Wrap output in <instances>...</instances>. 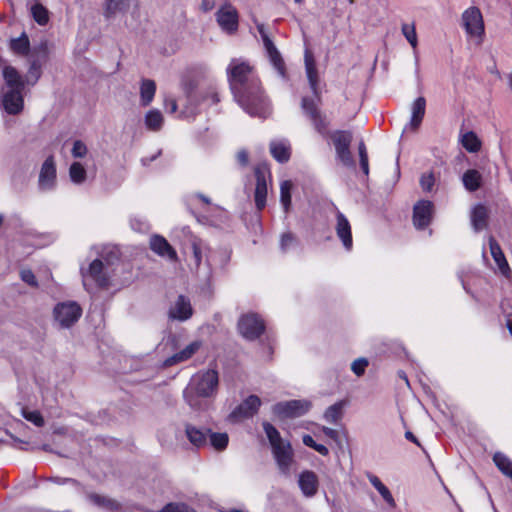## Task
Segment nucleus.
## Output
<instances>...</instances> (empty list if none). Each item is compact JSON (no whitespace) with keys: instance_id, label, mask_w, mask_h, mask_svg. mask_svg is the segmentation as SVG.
Here are the masks:
<instances>
[{"instance_id":"2eb2a0df","label":"nucleus","mask_w":512,"mask_h":512,"mask_svg":"<svg viewBox=\"0 0 512 512\" xmlns=\"http://www.w3.org/2000/svg\"><path fill=\"white\" fill-rule=\"evenodd\" d=\"M261 405V400L256 395H250L240 405H238L229 415L231 421L238 422L252 417L257 413Z\"/></svg>"},{"instance_id":"4be33fe9","label":"nucleus","mask_w":512,"mask_h":512,"mask_svg":"<svg viewBox=\"0 0 512 512\" xmlns=\"http://www.w3.org/2000/svg\"><path fill=\"white\" fill-rule=\"evenodd\" d=\"M192 312L193 310L190 301L180 295L170 308L169 315L173 319L185 321L192 316Z\"/></svg>"},{"instance_id":"e433bc0d","label":"nucleus","mask_w":512,"mask_h":512,"mask_svg":"<svg viewBox=\"0 0 512 512\" xmlns=\"http://www.w3.org/2000/svg\"><path fill=\"white\" fill-rule=\"evenodd\" d=\"M493 461L505 476L512 479V461L505 454L501 452L495 453Z\"/></svg>"},{"instance_id":"09e8293b","label":"nucleus","mask_w":512,"mask_h":512,"mask_svg":"<svg viewBox=\"0 0 512 512\" xmlns=\"http://www.w3.org/2000/svg\"><path fill=\"white\" fill-rule=\"evenodd\" d=\"M22 416L29 422L33 423L34 425L41 427L44 425V419L39 411L37 410H27L22 409Z\"/></svg>"},{"instance_id":"603ef678","label":"nucleus","mask_w":512,"mask_h":512,"mask_svg":"<svg viewBox=\"0 0 512 512\" xmlns=\"http://www.w3.org/2000/svg\"><path fill=\"white\" fill-rule=\"evenodd\" d=\"M161 512H196V511L182 503H169L165 507H163Z\"/></svg>"},{"instance_id":"9d476101","label":"nucleus","mask_w":512,"mask_h":512,"mask_svg":"<svg viewBox=\"0 0 512 512\" xmlns=\"http://www.w3.org/2000/svg\"><path fill=\"white\" fill-rule=\"evenodd\" d=\"M257 30L261 36L263 46L271 65L274 67L280 77L286 78V65L284 59L273 43L272 39L269 37L264 24H257Z\"/></svg>"},{"instance_id":"20e7f679","label":"nucleus","mask_w":512,"mask_h":512,"mask_svg":"<svg viewBox=\"0 0 512 512\" xmlns=\"http://www.w3.org/2000/svg\"><path fill=\"white\" fill-rule=\"evenodd\" d=\"M263 428L279 469L282 473L288 474L293 462V450L290 443L281 438L280 433L272 424L264 422Z\"/></svg>"},{"instance_id":"69168bd1","label":"nucleus","mask_w":512,"mask_h":512,"mask_svg":"<svg viewBox=\"0 0 512 512\" xmlns=\"http://www.w3.org/2000/svg\"><path fill=\"white\" fill-rule=\"evenodd\" d=\"M302 441H303V443H304L306 446H308V447H310V448H312V449H313V448H314V446L316 445V442L314 441L313 437H312V436H310V435H308V434H306V435H304V436H303Z\"/></svg>"},{"instance_id":"aec40b11","label":"nucleus","mask_w":512,"mask_h":512,"mask_svg":"<svg viewBox=\"0 0 512 512\" xmlns=\"http://www.w3.org/2000/svg\"><path fill=\"white\" fill-rule=\"evenodd\" d=\"M298 485L305 497H313L319 488L318 476L311 470H305L298 477Z\"/></svg>"},{"instance_id":"13d9d810","label":"nucleus","mask_w":512,"mask_h":512,"mask_svg":"<svg viewBox=\"0 0 512 512\" xmlns=\"http://www.w3.org/2000/svg\"><path fill=\"white\" fill-rule=\"evenodd\" d=\"M236 160L242 167H246L249 163L248 152L245 149H241L236 154Z\"/></svg>"},{"instance_id":"0e129e2a","label":"nucleus","mask_w":512,"mask_h":512,"mask_svg":"<svg viewBox=\"0 0 512 512\" xmlns=\"http://www.w3.org/2000/svg\"><path fill=\"white\" fill-rule=\"evenodd\" d=\"M51 480L53 482H55L56 484H59V485H64V484H67V483L77 484V482L75 480L70 479V478L56 477V478H52Z\"/></svg>"},{"instance_id":"4c0bfd02","label":"nucleus","mask_w":512,"mask_h":512,"mask_svg":"<svg viewBox=\"0 0 512 512\" xmlns=\"http://www.w3.org/2000/svg\"><path fill=\"white\" fill-rule=\"evenodd\" d=\"M238 12L231 6L226 4V34H235L238 30Z\"/></svg>"},{"instance_id":"39448f33","label":"nucleus","mask_w":512,"mask_h":512,"mask_svg":"<svg viewBox=\"0 0 512 512\" xmlns=\"http://www.w3.org/2000/svg\"><path fill=\"white\" fill-rule=\"evenodd\" d=\"M271 185L272 179L269 165L267 163H259L254 168L253 189V198L258 211H262L265 208Z\"/></svg>"},{"instance_id":"412c9836","label":"nucleus","mask_w":512,"mask_h":512,"mask_svg":"<svg viewBox=\"0 0 512 512\" xmlns=\"http://www.w3.org/2000/svg\"><path fill=\"white\" fill-rule=\"evenodd\" d=\"M335 230L344 248L348 251L351 250L353 246L351 226L348 219L340 211H337L336 214Z\"/></svg>"},{"instance_id":"7c9ffc66","label":"nucleus","mask_w":512,"mask_h":512,"mask_svg":"<svg viewBox=\"0 0 512 512\" xmlns=\"http://www.w3.org/2000/svg\"><path fill=\"white\" fill-rule=\"evenodd\" d=\"M156 93V84L151 79H143L140 85V103L142 106H148L154 99Z\"/></svg>"},{"instance_id":"473e14b6","label":"nucleus","mask_w":512,"mask_h":512,"mask_svg":"<svg viewBox=\"0 0 512 512\" xmlns=\"http://www.w3.org/2000/svg\"><path fill=\"white\" fill-rule=\"evenodd\" d=\"M88 500L91 504L105 510L114 511L119 508L117 501L100 494L92 493L88 495Z\"/></svg>"},{"instance_id":"37998d69","label":"nucleus","mask_w":512,"mask_h":512,"mask_svg":"<svg viewBox=\"0 0 512 512\" xmlns=\"http://www.w3.org/2000/svg\"><path fill=\"white\" fill-rule=\"evenodd\" d=\"M401 31H402V34L404 35V37L406 38V40L412 46V48L416 49L418 40H417L415 24L414 23H412V24L404 23L401 26Z\"/></svg>"},{"instance_id":"ea45409f","label":"nucleus","mask_w":512,"mask_h":512,"mask_svg":"<svg viewBox=\"0 0 512 512\" xmlns=\"http://www.w3.org/2000/svg\"><path fill=\"white\" fill-rule=\"evenodd\" d=\"M343 408L342 401L329 406L324 413V419L329 423H337L343 416Z\"/></svg>"},{"instance_id":"c9c22d12","label":"nucleus","mask_w":512,"mask_h":512,"mask_svg":"<svg viewBox=\"0 0 512 512\" xmlns=\"http://www.w3.org/2000/svg\"><path fill=\"white\" fill-rule=\"evenodd\" d=\"M461 144L468 152L471 153L478 152L481 148V141L472 131L466 132L461 136Z\"/></svg>"},{"instance_id":"de8ad7c7","label":"nucleus","mask_w":512,"mask_h":512,"mask_svg":"<svg viewBox=\"0 0 512 512\" xmlns=\"http://www.w3.org/2000/svg\"><path fill=\"white\" fill-rule=\"evenodd\" d=\"M131 228L139 233H147L150 230V224L141 216H134L130 219Z\"/></svg>"},{"instance_id":"680f3d73","label":"nucleus","mask_w":512,"mask_h":512,"mask_svg":"<svg viewBox=\"0 0 512 512\" xmlns=\"http://www.w3.org/2000/svg\"><path fill=\"white\" fill-rule=\"evenodd\" d=\"M215 7V0H202L201 9L204 12H208Z\"/></svg>"},{"instance_id":"c756f323","label":"nucleus","mask_w":512,"mask_h":512,"mask_svg":"<svg viewBox=\"0 0 512 512\" xmlns=\"http://www.w3.org/2000/svg\"><path fill=\"white\" fill-rule=\"evenodd\" d=\"M3 77L6 82V85L9 89L12 90H23L24 89V81L22 80L19 73L15 68L11 66H5L3 68Z\"/></svg>"},{"instance_id":"bf43d9fd","label":"nucleus","mask_w":512,"mask_h":512,"mask_svg":"<svg viewBox=\"0 0 512 512\" xmlns=\"http://www.w3.org/2000/svg\"><path fill=\"white\" fill-rule=\"evenodd\" d=\"M164 106H165V109L171 114L175 113L178 109L176 100L172 99V98L165 99Z\"/></svg>"},{"instance_id":"58836bf2","label":"nucleus","mask_w":512,"mask_h":512,"mask_svg":"<svg viewBox=\"0 0 512 512\" xmlns=\"http://www.w3.org/2000/svg\"><path fill=\"white\" fill-rule=\"evenodd\" d=\"M69 177L74 184H82L87 177L86 169L80 162H73L69 168Z\"/></svg>"},{"instance_id":"dca6fc26","label":"nucleus","mask_w":512,"mask_h":512,"mask_svg":"<svg viewBox=\"0 0 512 512\" xmlns=\"http://www.w3.org/2000/svg\"><path fill=\"white\" fill-rule=\"evenodd\" d=\"M434 205L429 200H421L417 202L413 209V223L417 229L427 227L433 216Z\"/></svg>"},{"instance_id":"e2e57ef3","label":"nucleus","mask_w":512,"mask_h":512,"mask_svg":"<svg viewBox=\"0 0 512 512\" xmlns=\"http://www.w3.org/2000/svg\"><path fill=\"white\" fill-rule=\"evenodd\" d=\"M358 153L360 160L368 158L366 146L363 141H361L358 145Z\"/></svg>"},{"instance_id":"052dcab7","label":"nucleus","mask_w":512,"mask_h":512,"mask_svg":"<svg viewBox=\"0 0 512 512\" xmlns=\"http://www.w3.org/2000/svg\"><path fill=\"white\" fill-rule=\"evenodd\" d=\"M322 431L327 437H329L332 440H334L335 442L339 443L340 440H339L338 431H336L335 429L329 428V427H325V426L322 427Z\"/></svg>"},{"instance_id":"774afa93","label":"nucleus","mask_w":512,"mask_h":512,"mask_svg":"<svg viewBox=\"0 0 512 512\" xmlns=\"http://www.w3.org/2000/svg\"><path fill=\"white\" fill-rule=\"evenodd\" d=\"M217 22L219 26L224 29V7H220L217 11Z\"/></svg>"},{"instance_id":"ddd939ff","label":"nucleus","mask_w":512,"mask_h":512,"mask_svg":"<svg viewBox=\"0 0 512 512\" xmlns=\"http://www.w3.org/2000/svg\"><path fill=\"white\" fill-rule=\"evenodd\" d=\"M57 184V171L56 164L53 156H49L43 162L39 177L38 188L41 191L47 192L55 189Z\"/></svg>"},{"instance_id":"9b49d317","label":"nucleus","mask_w":512,"mask_h":512,"mask_svg":"<svg viewBox=\"0 0 512 512\" xmlns=\"http://www.w3.org/2000/svg\"><path fill=\"white\" fill-rule=\"evenodd\" d=\"M310 408L311 402L308 400H290L276 403L272 411L279 418H295L304 415Z\"/></svg>"},{"instance_id":"4d7b16f0","label":"nucleus","mask_w":512,"mask_h":512,"mask_svg":"<svg viewBox=\"0 0 512 512\" xmlns=\"http://www.w3.org/2000/svg\"><path fill=\"white\" fill-rule=\"evenodd\" d=\"M20 277H21L22 281H24L28 285H30L32 287H37L38 286L36 277H35L34 273L30 269H23V270H21Z\"/></svg>"},{"instance_id":"5fc2aeb1","label":"nucleus","mask_w":512,"mask_h":512,"mask_svg":"<svg viewBox=\"0 0 512 512\" xmlns=\"http://www.w3.org/2000/svg\"><path fill=\"white\" fill-rule=\"evenodd\" d=\"M296 244V239L291 233H284L281 236L280 248L282 251H288L292 246Z\"/></svg>"},{"instance_id":"a18cd8bd","label":"nucleus","mask_w":512,"mask_h":512,"mask_svg":"<svg viewBox=\"0 0 512 512\" xmlns=\"http://www.w3.org/2000/svg\"><path fill=\"white\" fill-rule=\"evenodd\" d=\"M207 433L208 444L215 450L222 451L224 449V433L212 432L210 429H207Z\"/></svg>"},{"instance_id":"7ed1b4c3","label":"nucleus","mask_w":512,"mask_h":512,"mask_svg":"<svg viewBox=\"0 0 512 512\" xmlns=\"http://www.w3.org/2000/svg\"><path fill=\"white\" fill-rule=\"evenodd\" d=\"M108 257L93 260L88 268L81 267V274L83 277L84 285L88 281L95 282L99 287H107L110 284V279L114 271V260H118V253L111 249L107 253Z\"/></svg>"},{"instance_id":"338daca9","label":"nucleus","mask_w":512,"mask_h":512,"mask_svg":"<svg viewBox=\"0 0 512 512\" xmlns=\"http://www.w3.org/2000/svg\"><path fill=\"white\" fill-rule=\"evenodd\" d=\"M313 449L315 451H317L319 454H321L322 456H327L329 454L328 448L322 444L316 443V445L314 446Z\"/></svg>"},{"instance_id":"f03ea898","label":"nucleus","mask_w":512,"mask_h":512,"mask_svg":"<svg viewBox=\"0 0 512 512\" xmlns=\"http://www.w3.org/2000/svg\"><path fill=\"white\" fill-rule=\"evenodd\" d=\"M218 386V373L213 369L199 372L192 377L183 395L186 403L195 411L208 409L209 398Z\"/></svg>"},{"instance_id":"4468645a","label":"nucleus","mask_w":512,"mask_h":512,"mask_svg":"<svg viewBox=\"0 0 512 512\" xmlns=\"http://www.w3.org/2000/svg\"><path fill=\"white\" fill-rule=\"evenodd\" d=\"M301 107L303 113L311 121L315 130L319 133H324L327 128V121L325 116L322 115L317 104L306 97L302 99Z\"/></svg>"},{"instance_id":"a19ab883","label":"nucleus","mask_w":512,"mask_h":512,"mask_svg":"<svg viewBox=\"0 0 512 512\" xmlns=\"http://www.w3.org/2000/svg\"><path fill=\"white\" fill-rule=\"evenodd\" d=\"M369 481L390 506L395 505L394 498L392 497V494L390 493L389 489L380 481V479L377 476H370Z\"/></svg>"},{"instance_id":"bb28decb","label":"nucleus","mask_w":512,"mask_h":512,"mask_svg":"<svg viewBox=\"0 0 512 512\" xmlns=\"http://www.w3.org/2000/svg\"><path fill=\"white\" fill-rule=\"evenodd\" d=\"M27 5L29 6L31 16L37 24L44 26L49 22V11L39 0H28Z\"/></svg>"},{"instance_id":"864d4df0","label":"nucleus","mask_w":512,"mask_h":512,"mask_svg":"<svg viewBox=\"0 0 512 512\" xmlns=\"http://www.w3.org/2000/svg\"><path fill=\"white\" fill-rule=\"evenodd\" d=\"M368 366V360L366 358H358L351 364V370L357 375L362 376Z\"/></svg>"},{"instance_id":"79ce46f5","label":"nucleus","mask_w":512,"mask_h":512,"mask_svg":"<svg viewBox=\"0 0 512 512\" xmlns=\"http://www.w3.org/2000/svg\"><path fill=\"white\" fill-rule=\"evenodd\" d=\"M293 188V184L290 180H285L280 185V202L285 210L288 212L291 206V190Z\"/></svg>"},{"instance_id":"6e6d98bb","label":"nucleus","mask_w":512,"mask_h":512,"mask_svg":"<svg viewBox=\"0 0 512 512\" xmlns=\"http://www.w3.org/2000/svg\"><path fill=\"white\" fill-rule=\"evenodd\" d=\"M71 153L75 158H83L87 154V147L82 141L76 140L73 143Z\"/></svg>"},{"instance_id":"3c124183","label":"nucleus","mask_w":512,"mask_h":512,"mask_svg":"<svg viewBox=\"0 0 512 512\" xmlns=\"http://www.w3.org/2000/svg\"><path fill=\"white\" fill-rule=\"evenodd\" d=\"M48 53H49V47H48L47 41H42L33 50V54H35L37 56L36 60H39V61H45L48 57Z\"/></svg>"},{"instance_id":"f3484780","label":"nucleus","mask_w":512,"mask_h":512,"mask_svg":"<svg viewBox=\"0 0 512 512\" xmlns=\"http://www.w3.org/2000/svg\"><path fill=\"white\" fill-rule=\"evenodd\" d=\"M1 104L8 114H19L24 106L22 90L9 89V91L4 93Z\"/></svg>"},{"instance_id":"cd10ccee","label":"nucleus","mask_w":512,"mask_h":512,"mask_svg":"<svg viewBox=\"0 0 512 512\" xmlns=\"http://www.w3.org/2000/svg\"><path fill=\"white\" fill-rule=\"evenodd\" d=\"M482 182V174L476 169H468L462 175L463 186L469 192H474L481 188Z\"/></svg>"},{"instance_id":"49530a36","label":"nucleus","mask_w":512,"mask_h":512,"mask_svg":"<svg viewBox=\"0 0 512 512\" xmlns=\"http://www.w3.org/2000/svg\"><path fill=\"white\" fill-rule=\"evenodd\" d=\"M41 76V61L33 59L31 61L28 74H27V82L32 85L35 84Z\"/></svg>"},{"instance_id":"f257e3e1","label":"nucleus","mask_w":512,"mask_h":512,"mask_svg":"<svg viewBox=\"0 0 512 512\" xmlns=\"http://www.w3.org/2000/svg\"><path fill=\"white\" fill-rule=\"evenodd\" d=\"M227 70L235 102L250 116L269 117L272 113L271 103L255 67L249 61L235 58L230 61Z\"/></svg>"},{"instance_id":"c03bdc74","label":"nucleus","mask_w":512,"mask_h":512,"mask_svg":"<svg viewBox=\"0 0 512 512\" xmlns=\"http://www.w3.org/2000/svg\"><path fill=\"white\" fill-rule=\"evenodd\" d=\"M11 49L19 54H26L29 50V39L25 34H22L19 38L11 40Z\"/></svg>"},{"instance_id":"b1692460","label":"nucleus","mask_w":512,"mask_h":512,"mask_svg":"<svg viewBox=\"0 0 512 512\" xmlns=\"http://www.w3.org/2000/svg\"><path fill=\"white\" fill-rule=\"evenodd\" d=\"M201 346L202 342L199 340L191 342L184 349L167 358L164 361V365L172 366L174 364L190 359L200 349Z\"/></svg>"},{"instance_id":"f8f14e48","label":"nucleus","mask_w":512,"mask_h":512,"mask_svg":"<svg viewBox=\"0 0 512 512\" xmlns=\"http://www.w3.org/2000/svg\"><path fill=\"white\" fill-rule=\"evenodd\" d=\"M238 329L244 338L255 340L264 332L265 324L259 315L247 313L239 319Z\"/></svg>"},{"instance_id":"8fccbe9b","label":"nucleus","mask_w":512,"mask_h":512,"mask_svg":"<svg viewBox=\"0 0 512 512\" xmlns=\"http://www.w3.org/2000/svg\"><path fill=\"white\" fill-rule=\"evenodd\" d=\"M435 185V176L433 172H427L421 175L420 177V186L423 191L430 192L432 191Z\"/></svg>"},{"instance_id":"6e6552de","label":"nucleus","mask_w":512,"mask_h":512,"mask_svg":"<svg viewBox=\"0 0 512 512\" xmlns=\"http://www.w3.org/2000/svg\"><path fill=\"white\" fill-rule=\"evenodd\" d=\"M81 315L82 309L75 301L60 302L53 309L54 320L61 328L71 327Z\"/></svg>"},{"instance_id":"a211bd4d","label":"nucleus","mask_w":512,"mask_h":512,"mask_svg":"<svg viewBox=\"0 0 512 512\" xmlns=\"http://www.w3.org/2000/svg\"><path fill=\"white\" fill-rule=\"evenodd\" d=\"M150 249L160 257L166 258L169 261L177 260V253L175 249L168 243V241L160 235H153L150 238Z\"/></svg>"},{"instance_id":"393cba45","label":"nucleus","mask_w":512,"mask_h":512,"mask_svg":"<svg viewBox=\"0 0 512 512\" xmlns=\"http://www.w3.org/2000/svg\"><path fill=\"white\" fill-rule=\"evenodd\" d=\"M269 148L271 155L276 161L285 163L290 159L291 146L288 140L282 139L271 141Z\"/></svg>"},{"instance_id":"f704fd0d","label":"nucleus","mask_w":512,"mask_h":512,"mask_svg":"<svg viewBox=\"0 0 512 512\" xmlns=\"http://www.w3.org/2000/svg\"><path fill=\"white\" fill-rule=\"evenodd\" d=\"M129 7V0H106L104 5V14L106 17H112L125 11Z\"/></svg>"},{"instance_id":"5701e85b","label":"nucleus","mask_w":512,"mask_h":512,"mask_svg":"<svg viewBox=\"0 0 512 512\" xmlns=\"http://www.w3.org/2000/svg\"><path fill=\"white\" fill-rule=\"evenodd\" d=\"M489 211L483 204L475 205L470 214L471 225L475 232H479L488 226Z\"/></svg>"},{"instance_id":"c85d7f7f","label":"nucleus","mask_w":512,"mask_h":512,"mask_svg":"<svg viewBox=\"0 0 512 512\" xmlns=\"http://www.w3.org/2000/svg\"><path fill=\"white\" fill-rule=\"evenodd\" d=\"M305 70L307 74V78L310 84V87L314 94H317L318 89V73L316 69L315 60L313 58V55L306 50L305 52Z\"/></svg>"},{"instance_id":"6ab92c4d","label":"nucleus","mask_w":512,"mask_h":512,"mask_svg":"<svg viewBox=\"0 0 512 512\" xmlns=\"http://www.w3.org/2000/svg\"><path fill=\"white\" fill-rule=\"evenodd\" d=\"M489 248L490 253L495 261L499 272L507 279H510L512 277V271L510 269V266L506 260V257L498 244V242L494 239V237H489Z\"/></svg>"},{"instance_id":"1a4fd4ad","label":"nucleus","mask_w":512,"mask_h":512,"mask_svg":"<svg viewBox=\"0 0 512 512\" xmlns=\"http://www.w3.org/2000/svg\"><path fill=\"white\" fill-rule=\"evenodd\" d=\"M337 159L346 167L354 168L355 163L350 152L353 135L350 131L338 130L331 135Z\"/></svg>"},{"instance_id":"2f4dec72","label":"nucleus","mask_w":512,"mask_h":512,"mask_svg":"<svg viewBox=\"0 0 512 512\" xmlns=\"http://www.w3.org/2000/svg\"><path fill=\"white\" fill-rule=\"evenodd\" d=\"M144 123L148 130L159 131L164 123V118L160 110L150 109L144 116Z\"/></svg>"},{"instance_id":"423d86ee","label":"nucleus","mask_w":512,"mask_h":512,"mask_svg":"<svg viewBox=\"0 0 512 512\" xmlns=\"http://www.w3.org/2000/svg\"><path fill=\"white\" fill-rule=\"evenodd\" d=\"M185 203L199 222L212 226L219 225V221L208 213L213 210L220 214L221 211L219 208L213 207L207 197L198 193H191L185 197Z\"/></svg>"},{"instance_id":"0eeeda50","label":"nucleus","mask_w":512,"mask_h":512,"mask_svg":"<svg viewBox=\"0 0 512 512\" xmlns=\"http://www.w3.org/2000/svg\"><path fill=\"white\" fill-rule=\"evenodd\" d=\"M462 26L468 36L476 45H481L485 36V25L482 13L476 6L467 8L461 16Z\"/></svg>"},{"instance_id":"a878e982","label":"nucleus","mask_w":512,"mask_h":512,"mask_svg":"<svg viewBox=\"0 0 512 512\" xmlns=\"http://www.w3.org/2000/svg\"><path fill=\"white\" fill-rule=\"evenodd\" d=\"M426 110V100L424 97H418L412 104L411 107V120L410 127L413 130L418 129L420 126Z\"/></svg>"},{"instance_id":"72a5a7b5","label":"nucleus","mask_w":512,"mask_h":512,"mask_svg":"<svg viewBox=\"0 0 512 512\" xmlns=\"http://www.w3.org/2000/svg\"><path fill=\"white\" fill-rule=\"evenodd\" d=\"M186 435L189 441L196 447H201L208 444L207 429L205 431L188 425L186 427Z\"/></svg>"}]
</instances>
